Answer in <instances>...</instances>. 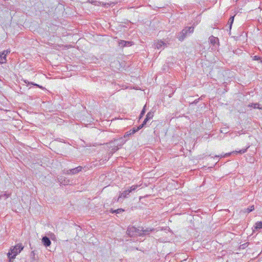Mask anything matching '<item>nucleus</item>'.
Listing matches in <instances>:
<instances>
[{
  "instance_id": "1",
  "label": "nucleus",
  "mask_w": 262,
  "mask_h": 262,
  "mask_svg": "<svg viewBox=\"0 0 262 262\" xmlns=\"http://www.w3.org/2000/svg\"><path fill=\"white\" fill-rule=\"evenodd\" d=\"M24 249V246L21 244H17L11 248L8 253V257L9 258V262H11V259H14L15 256L19 253Z\"/></svg>"
},
{
  "instance_id": "2",
  "label": "nucleus",
  "mask_w": 262,
  "mask_h": 262,
  "mask_svg": "<svg viewBox=\"0 0 262 262\" xmlns=\"http://www.w3.org/2000/svg\"><path fill=\"white\" fill-rule=\"evenodd\" d=\"M144 232L146 231L141 230L133 226L128 227L127 230V233L130 236H141Z\"/></svg>"
},
{
  "instance_id": "3",
  "label": "nucleus",
  "mask_w": 262,
  "mask_h": 262,
  "mask_svg": "<svg viewBox=\"0 0 262 262\" xmlns=\"http://www.w3.org/2000/svg\"><path fill=\"white\" fill-rule=\"evenodd\" d=\"M193 27H188L185 28L180 33V34L178 37L179 39L181 41H182L188 34L192 33L193 32Z\"/></svg>"
},
{
  "instance_id": "4",
  "label": "nucleus",
  "mask_w": 262,
  "mask_h": 262,
  "mask_svg": "<svg viewBox=\"0 0 262 262\" xmlns=\"http://www.w3.org/2000/svg\"><path fill=\"white\" fill-rule=\"evenodd\" d=\"M82 167L81 166H78L75 168H73L70 170H68L65 173L67 174H74L78 173L82 170Z\"/></svg>"
},
{
  "instance_id": "5",
  "label": "nucleus",
  "mask_w": 262,
  "mask_h": 262,
  "mask_svg": "<svg viewBox=\"0 0 262 262\" xmlns=\"http://www.w3.org/2000/svg\"><path fill=\"white\" fill-rule=\"evenodd\" d=\"M247 148H245V149H242L239 150L238 151H233L232 152L226 154L224 156H222V155L217 156V157L222 158V157H227V156H230L232 153H234V152L235 153H239V154H244V153L246 152V151H247ZM216 157H217V156H216Z\"/></svg>"
},
{
  "instance_id": "6",
  "label": "nucleus",
  "mask_w": 262,
  "mask_h": 262,
  "mask_svg": "<svg viewBox=\"0 0 262 262\" xmlns=\"http://www.w3.org/2000/svg\"><path fill=\"white\" fill-rule=\"evenodd\" d=\"M129 194V191L128 190H125L122 193H120L117 201L118 202L121 201L122 199H124L127 197V195Z\"/></svg>"
},
{
  "instance_id": "7",
  "label": "nucleus",
  "mask_w": 262,
  "mask_h": 262,
  "mask_svg": "<svg viewBox=\"0 0 262 262\" xmlns=\"http://www.w3.org/2000/svg\"><path fill=\"white\" fill-rule=\"evenodd\" d=\"M118 45L121 47H130L133 45V43H132V42H130V41H125V40H120L118 42Z\"/></svg>"
},
{
  "instance_id": "8",
  "label": "nucleus",
  "mask_w": 262,
  "mask_h": 262,
  "mask_svg": "<svg viewBox=\"0 0 262 262\" xmlns=\"http://www.w3.org/2000/svg\"><path fill=\"white\" fill-rule=\"evenodd\" d=\"M42 243L45 246L49 247L51 245V242L48 237L44 236L42 238Z\"/></svg>"
},
{
  "instance_id": "9",
  "label": "nucleus",
  "mask_w": 262,
  "mask_h": 262,
  "mask_svg": "<svg viewBox=\"0 0 262 262\" xmlns=\"http://www.w3.org/2000/svg\"><path fill=\"white\" fill-rule=\"evenodd\" d=\"M10 52V51H4L1 55V60H0V63H4L6 61V56L7 55V54Z\"/></svg>"
},
{
  "instance_id": "10",
  "label": "nucleus",
  "mask_w": 262,
  "mask_h": 262,
  "mask_svg": "<svg viewBox=\"0 0 262 262\" xmlns=\"http://www.w3.org/2000/svg\"><path fill=\"white\" fill-rule=\"evenodd\" d=\"M139 129L137 128H133L132 129L130 130L129 132H126L124 135V138L128 137L130 135L134 134L135 133L138 132Z\"/></svg>"
},
{
  "instance_id": "11",
  "label": "nucleus",
  "mask_w": 262,
  "mask_h": 262,
  "mask_svg": "<svg viewBox=\"0 0 262 262\" xmlns=\"http://www.w3.org/2000/svg\"><path fill=\"white\" fill-rule=\"evenodd\" d=\"M156 46L157 49H160L162 48V46L164 48L167 47L166 43L164 42L162 40H158L157 42H156Z\"/></svg>"
},
{
  "instance_id": "12",
  "label": "nucleus",
  "mask_w": 262,
  "mask_h": 262,
  "mask_svg": "<svg viewBox=\"0 0 262 262\" xmlns=\"http://www.w3.org/2000/svg\"><path fill=\"white\" fill-rule=\"evenodd\" d=\"M209 41L211 44L214 45L219 42V39L217 37L212 36L209 37Z\"/></svg>"
},
{
  "instance_id": "13",
  "label": "nucleus",
  "mask_w": 262,
  "mask_h": 262,
  "mask_svg": "<svg viewBox=\"0 0 262 262\" xmlns=\"http://www.w3.org/2000/svg\"><path fill=\"white\" fill-rule=\"evenodd\" d=\"M262 228V221L256 222L255 224L254 229L258 230Z\"/></svg>"
},
{
  "instance_id": "14",
  "label": "nucleus",
  "mask_w": 262,
  "mask_h": 262,
  "mask_svg": "<svg viewBox=\"0 0 262 262\" xmlns=\"http://www.w3.org/2000/svg\"><path fill=\"white\" fill-rule=\"evenodd\" d=\"M259 104L257 103H253L249 104L248 105V106L253 107L254 108H257L258 109L262 110V107H259Z\"/></svg>"
},
{
  "instance_id": "15",
  "label": "nucleus",
  "mask_w": 262,
  "mask_h": 262,
  "mask_svg": "<svg viewBox=\"0 0 262 262\" xmlns=\"http://www.w3.org/2000/svg\"><path fill=\"white\" fill-rule=\"evenodd\" d=\"M153 116H154L153 113L150 112H148L146 116V120H149L152 119Z\"/></svg>"
},
{
  "instance_id": "16",
  "label": "nucleus",
  "mask_w": 262,
  "mask_h": 262,
  "mask_svg": "<svg viewBox=\"0 0 262 262\" xmlns=\"http://www.w3.org/2000/svg\"><path fill=\"white\" fill-rule=\"evenodd\" d=\"M233 20H234V16H231L229 19L228 24L229 25V29H231V26L233 23Z\"/></svg>"
},
{
  "instance_id": "17",
  "label": "nucleus",
  "mask_w": 262,
  "mask_h": 262,
  "mask_svg": "<svg viewBox=\"0 0 262 262\" xmlns=\"http://www.w3.org/2000/svg\"><path fill=\"white\" fill-rule=\"evenodd\" d=\"M62 178H58V181L62 184H63V185H67L69 183V181L67 180H64V181H62Z\"/></svg>"
},
{
  "instance_id": "18",
  "label": "nucleus",
  "mask_w": 262,
  "mask_h": 262,
  "mask_svg": "<svg viewBox=\"0 0 262 262\" xmlns=\"http://www.w3.org/2000/svg\"><path fill=\"white\" fill-rule=\"evenodd\" d=\"M138 187H139V186L137 185H133L132 186H131L130 187V189H128V191H129V193H130L132 191L135 190Z\"/></svg>"
},
{
  "instance_id": "19",
  "label": "nucleus",
  "mask_w": 262,
  "mask_h": 262,
  "mask_svg": "<svg viewBox=\"0 0 262 262\" xmlns=\"http://www.w3.org/2000/svg\"><path fill=\"white\" fill-rule=\"evenodd\" d=\"M148 120H146V118H145L143 122V123L142 124H141L140 125H139L137 128L140 130V129H141L146 124V122L148 121Z\"/></svg>"
},
{
  "instance_id": "20",
  "label": "nucleus",
  "mask_w": 262,
  "mask_h": 262,
  "mask_svg": "<svg viewBox=\"0 0 262 262\" xmlns=\"http://www.w3.org/2000/svg\"><path fill=\"white\" fill-rule=\"evenodd\" d=\"M253 59L254 60H259L260 62L262 63V58L257 56H254L253 58Z\"/></svg>"
},
{
  "instance_id": "21",
  "label": "nucleus",
  "mask_w": 262,
  "mask_h": 262,
  "mask_svg": "<svg viewBox=\"0 0 262 262\" xmlns=\"http://www.w3.org/2000/svg\"><path fill=\"white\" fill-rule=\"evenodd\" d=\"M124 211V210L122 209H118L117 210H113L112 211V213H120V212H123Z\"/></svg>"
},
{
  "instance_id": "22",
  "label": "nucleus",
  "mask_w": 262,
  "mask_h": 262,
  "mask_svg": "<svg viewBox=\"0 0 262 262\" xmlns=\"http://www.w3.org/2000/svg\"><path fill=\"white\" fill-rule=\"evenodd\" d=\"M10 196L9 194H7L6 192H4V193L0 195V199L3 198V197H5L6 198H8Z\"/></svg>"
},
{
  "instance_id": "23",
  "label": "nucleus",
  "mask_w": 262,
  "mask_h": 262,
  "mask_svg": "<svg viewBox=\"0 0 262 262\" xmlns=\"http://www.w3.org/2000/svg\"><path fill=\"white\" fill-rule=\"evenodd\" d=\"M254 209V207L253 205L251 206L250 208H247L246 210V212L248 213L250 212Z\"/></svg>"
},
{
  "instance_id": "24",
  "label": "nucleus",
  "mask_w": 262,
  "mask_h": 262,
  "mask_svg": "<svg viewBox=\"0 0 262 262\" xmlns=\"http://www.w3.org/2000/svg\"><path fill=\"white\" fill-rule=\"evenodd\" d=\"M146 105H145L143 107V109L142 110L141 114H140V119L145 114V107Z\"/></svg>"
},
{
  "instance_id": "25",
  "label": "nucleus",
  "mask_w": 262,
  "mask_h": 262,
  "mask_svg": "<svg viewBox=\"0 0 262 262\" xmlns=\"http://www.w3.org/2000/svg\"><path fill=\"white\" fill-rule=\"evenodd\" d=\"M34 84V85H36V86H38V87L40 88H42L41 86H39V85H38V84Z\"/></svg>"
},
{
  "instance_id": "26",
  "label": "nucleus",
  "mask_w": 262,
  "mask_h": 262,
  "mask_svg": "<svg viewBox=\"0 0 262 262\" xmlns=\"http://www.w3.org/2000/svg\"><path fill=\"white\" fill-rule=\"evenodd\" d=\"M118 149H119V148H118V147H117V148H116V149H115V150H118Z\"/></svg>"
}]
</instances>
